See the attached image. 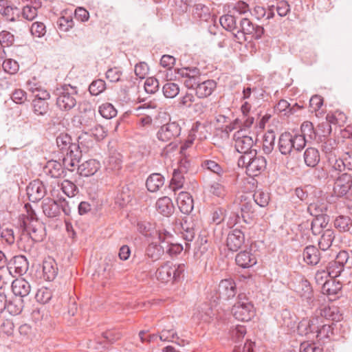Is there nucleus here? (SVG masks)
I'll list each match as a JSON object with an SVG mask.
<instances>
[{
  "label": "nucleus",
  "mask_w": 352,
  "mask_h": 352,
  "mask_svg": "<svg viewBox=\"0 0 352 352\" xmlns=\"http://www.w3.org/2000/svg\"><path fill=\"white\" fill-rule=\"evenodd\" d=\"M177 74L185 78L184 84L188 89H195L199 98L210 96L217 87V83L213 80L202 81L199 69L197 67H184L178 69Z\"/></svg>",
  "instance_id": "1"
},
{
  "label": "nucleus",
  "mask_w": 352,
  "mask_h": 352,
  "mask_svg": "<svg viewBox=\"0 0 352 352\" xmlns=\"http://www.w3.org/2000/svg\"><path fill=\"white\" fill-rule=\"evenodd\" d=\"M305 145L304 135H292L289 132L283 133L278 142V150L284 155H289L294 151H300Z\"/></svg>",
  "instance_id": "2"
},
{
  "label": "nucleus",
  "mask_w": 352,
  "mask_h": 352,
  "mask_svg": "<svg viewBox=\"0 0 352 352\" xmlns=\"http://www.w3.org/2000/svg\"><path fill=\"white\" fill-rule=\"evenodd\" d=\"M239 166L245 167L250 176L258 175L266 168L267 162L264 157L256 156V151H251L250 155H241L239 160Z\"/></svg>",
  "instance_id": "3"
},
{
  "label": "nucleus",
  "mask_w": 352,
  "mask_h": 352,
  "mask_svg": "<svg viewBox=\"0 0 352 352\" xmlns=\"http://www.w3.org/2000/svg\"><path fill=\"white\" fill-rule=\"evenodd\" d=\"M234 317L240 321H249L254 316L255 309L251 302L245 296L240 294L232 309Z\"/></svg>",
  "instance_id": "4"
},
{
  "label": "nucleus",
  "mask_w": 352,
  "mask_h": 352,
  "mask_svg": "<svg viewBox=\"0 0 352 352\" xmlns=\"http://www.w3.org/2000/svg\"><path fill=\"white\" fill-rule=\"evenodd\" d=\"M77 91L70 85H64L56 90V104L63 110L69 111L76 105Z\"/></svg>",
  "instance_id": "5"
},
{
  "label": "nucleus",
  "mask_w": 352,
  "mask_h": 352,
  "mask_svg": "<svg viewBox=\"0 0 352 352\" xmlns=\"http://www.w3.org/2000/svg\"><path fill=\"white\" fill-rule=\"evenodd\" d=\"M184 264L173 265L171 262H166L161 265L156 271V278L162 282H168L172 279H177L184 272Z\"/></svg>",
  "instance_id": "6"
},
{
  "label": "nucleus",
  "mask_w": 352,
  "mask_h": 352,
  "mask_svg": "<svg viewBox=\"0 0 352 352\" xmlns=\"http://www.w3.org/2000/svg\"><path fill=\"white\" fill-rule=\"evenodd\" d=\"M233 140L236 150L239 153H243V155H250L251 151H256V149L252 148L254 144L253 138L248 135L243 129L236 131Z\"/></svg>",
  "instance_id": "7"
},
{
  "label": "nucleus",
  "mask_w": 352,
  "mask_h": 352,
  "mask_svg": "<svg viewBox=\"0 0 352 352\" xmlns=\"http://www.w3.org/2000/svg\"><path fill=\"white\" fill-rule=\"evenodd\" d=\"M264 33V28L259 25H254L248 19L244 18L241 21L240 30L234 34L239 41L246 40L245 35L249 34L256 39L260 38Z\"/></svg>",
  "instance_id": "8"
},
{
  "label": "nucleus",
  "mask_w": 352,
  "mask_h": 352,
  "mask_svg": "<svg viewBox=\"0 0 352 352\" xmlns=\"http://www.w3.org/2000/svg\"><path fill=\"white\" fill-rule=\"evenodd\" d=\"M23 224L26 231L32 240L34 242L43 241L45 236V227L37 219H30L27 217L23 221Z\"/></svg>",
  "instance_id": "9"
},
{
  "label": "nucleus",
  "mask_w": 352,
  "mask_h": 352,
  "mask_svg": "<svg viewBox=\"0 0 352 352\" xmlns=\"http://www.w3.org/2000/svg\"><path fill=\"white\" fill-rule=\"evenodd\" d=\"M181 126L176 122H169L162 125L157 133V139L162 142H170L179 135Z\"/></svg>",
  "instance_id": "10"
},
{
  "label": "nucleus",
  "mask_w": 352,
  "mask_h": 352,
  "mask_svg": "<svg viewBox=\"0 0 352 352\" xmlns=\"http://www.w3.org/2000/svg\"><path fill=\"white\" fill-rule=\"evenodd\" d=\"M28 199L32 202H36L44 197L46 194L45 188L40 180H34L26 188Z\"/></svg>",
  "instance_id": "11"
},
{
  "label": "nucleus",
  "mask_w": 352,
  "mask_h": 352,
  "mask_svg": "<svg viewBox=\"0 0 352 352\" xmlns=\"http://www.w3.org/2000/svg\"><path fill=\"white\" fill-rule=\"evenodd\" d=\"M351 186V175L344 173L336 179L333 186V193L336 197H343L349 192Z\"/></svg>",
  "instance_id": "12"
},
{
  "label": "nucleus",
  "mask_w": 352,
  "mask_h": 352,
  "mask_svg": "<svg viewBox=\"0 0 352 352\" xmlns=\"http://www.w3.org/2000/svg\"><path fill=\"white\" fill-rule=\"evenodd\" d=\"M8 270L10 274L14 271L16 274L22 275L28 270V262L24 256H16L9 263Z\"/></svg>",
  "instance_id": "13"
},
{
  "label": "nucleus",
  "mask_w": 352,
  "mask_h": 352,
  "mask_svg": "<svg viewBox=\"0 0 352 352\" xmlns=\"http://www.w3.org/2000/svg\"><path fill=\"white\" fill-rule=\"evenodd\" d=\"M245 237L243 233L237 229L230 232L227 237L226 244L231 251H237L243 244Z\"/></svg>",
  "instance_id": "14"
},
{
  "label": "nucleus",
  "mask_w": 352,
  "mask_h": 352,
  "mask_svg": "<svg viewBox=\"0 0 352 352\" xmlns=\"http://www.w3.org/2000/svg\"><path fill=\"white\" fill-rule=\"evenodd\" d=\"M219 297L228 300L232 298L236 294V285L232 279L222 280L218 288Z\"/></svg>",
  "instance_id": "15"
},
{
  "label": "nucleus",
  "mask_w": 352,
  "mask_h": 352,
  "mask_svg": "<svg viewBox=\"0 0 352 352\" xmlns=\"http://www.w3.org/2000/svg\"><path fill=\"white\" fill-rule=\"evenodd\" d=\"M12 290L15 296L26 297L31 292V285L24 278H16L12 283Z\"/></svg>",
  "instance_id": "16"
},
{
  "label": "nucleus",
  "mask_w": 352,
  "mask_h": 352,
  "mask_svg": "<svg viewBox=\"0 0 352 352\" xmlns=\"http://www.w3.org/2000/svg\"><path fill=\"white\" fill-rule=\"evenodd\" d=\"M318 324V318H314L310 320L303 319L298 324V331L300 335H312L314 337Z\"/></svg>",
  "instance_id": "17"
},
{
  "label": "nucleus",
  "mask_w": 352,
  "mask_h": 352,
  "mask_svg": "<svg viewBox=\"0 0 352 352\" xmlns=\"http://www.w3.org/2000/svg\"><path fill=\"white\" fill-rule=\"evenodd\" d=\"M100 164L96 160H89L78 165V171L82 176L89 177L94 175L100 168Z\"/></svg>",
  "instance_id": "18"
},
{
  "label": "nucleus",
  "mask_w": 352,
  "mask_h": 352,
  "mask_svg": "<svg viewBox=\"0 0 352 352\" xmlns=\"http://www.w3.org/2000/svg\"><path fill=\"white\" fill-rule=\"evenodd\" d=\"M180 211L184 214H189L193 209V199L187 192H181L177 199Z\"/></svg>",
  "instance_id": "19"
},
{
  "label": "nucleus",
  "mask_w": 352,
  "mask_h": 352,
  "mask_svg": "<svg viewBox=\"0 0 352 352\" xmlns=\"http://www.w3.org/2000/svg\"><path fill=\"white\" fill-rule=\"evenodd\" d=\"M236 263L243 267L248 268L256 263V257L250 252H240L235 258Z\"/></svg>",
  "instance_id": "20"
},
{
  "label": "nucleus",
  "mask_w": 352,
  "mask_h": 352,
  "mask_svg": "<svg viewBox=\"0 0 352 352\" xmlns=\"http://www.w3.org/2000/svg\"><path fill=\"white\" fill-rule=\"evenodd\" d=\"M44 278L47 280H53L58 274V267L56 261L52 258L45 260L43 263Z\"/></svg>",
  "instance_id": "21"
},
{
  "label": "nucleus",
  "mask_w": 352,
  "mask_h": 352,
  "mask_svg": "<svg viewBox=\"0 0 352 352\" xmlns=\"http://www.w3.org/2000/svg\"><path fill=\"white\" fill-rule=\"evenodd\" d=\"M42 208L43 213L50 218L57 217L60 212V204L51 199L43 201Z\"/></svg>",
  "instance_id": "22"
},
{
  "label": "nucleus",
  "mask_w": 352,
  "mask_h": 352,
  "mask_svg": "<svg viewBox=\"0 0 352 352\" xmlns=\"http://www.w3.org/2000/svg\"><path fill=\"white\" fill-rule=\"evenodd\" d=\"M157 210L164 216L168 217L174 211L172 200L168 197L160 198L155 204Z\"/></svg>",
  "instance_id": "23"
},
{
  "label": "nucleus",
  "mask_w": 352,
  "mask_h": 352,
  "mask_svg": "<svg viewBox=\"0 0 352 352\" xmlns=\"http://www.w3.org/2000/svg\"><path fill=\"white\" fill-rule=\"evenodd\" d=\"M303 259L309 265H316L320 259L319 250L314 245L307 246L303 251Z\"/></svg>",
  "instance_id": "24"
},
{
  "label": "nucleus",
  "mask_w": 352,
  "mask_h": 352,
  "mask_svg": "<svg viewBox=\"0 0 352 352\" xmlns=\"http://www.w3.org/2000/svg\"><path fill=\"white\" fill-rule=\"evenodd\" d=\"M45 170L46 173L54 178L61 177L65 175V168L60 162L55 160L47 162Z\"/></svg>",
  "instance_id": "25"
},
{
  "label": "nucleus",
  "mask_w": 352,
  "mask_h": 352,
  "mask_svg": "<svg viewBox=\"0 0 352 352\" xmlns=\"http://www.w3.org/2000/svg\"><path fill=\"white\" fill-rule=\"evenodd\" d=\"M329 221L327 215H318L312 220L311 230L314 235L320 234L323 229L326 228Z\"/></svg>",
  "instance_id": "26"
},
{
  "label": "nucleus",
  "mask_w": 352,
  "mask_h": 352,
  "mask_svg": "<svg viewBox=\"0 0 352 352\" xmlns=\"http://www.w3.org/2000/svg\"><path fill=\"white\" fill-rule=\"evenodd\" d=\"M342 286L339 282H336L333 279L325 280L321 290L323 294L329 297L330 300H333L331 297L335 296L341 289Z\"/></svg>",
  "instance_id": "27"
},
{
  "label": "nucleus",
  "mask_w": 352,
  "mask_h": 352,
  "mask_svg": "<svg viewBox=\"0 0 352 352\" xmlns=\"http://www.w3.org/2000/svg\"><path fill=\"white\" fill-rule=\"evenodd\" d=\"M303 157L305 164L311 168L316 166L320 160L319 151L313 147L307 148Z\"/></svg>",
  "instance_id": "28"
},
{
  "label": "nucleus",
  "mask_w": 352,
  "mask_h": 352,
  "mask_svg": "<svg viewBox=\"0 0 352 352\" xmlns=\"http://www.w3.org/2000/svg\"><path fill=\"white\" fill-rule=\"evenodd\" d=\"M94 145V141L91 135L89 133H82L78 138L76 148L80 149V153H86Z\"/></svg>",
  "instance_id": "29"
},
{
  "label": "nucleus",
  "mask_w": 352,
  "mask_h": 352,
  "mask_svg": "<svg viewBox=\"0 0 352 352\" xmlns=\"http://www.w3.org/2000/svg\"><path fill=\"white\" fill-rule=\"evenodd\" d=\"M164 177L160 174L153 173L146 179V185L149 191L156 192L164 185Z\"/></svg>",
  "instance_id": "30"
},
{
  "label": "nucleus",
  "mask_w": 352,
  "mask_h": 352,
  "mask_svg": "<svg viewBox=\"0 0 352 352\" xmlns=\"http://www.w3.org/2000/svg\"><path fill=\"white\" fill-rule=\"evenodd\" d=\"M335 239L334 231L331 229L325 230L320 236L318 245L320 250L325 251L329 249Z\"/></svg>",
  "instance_id": "31"
},
{
  "label": "nucleus",
  "mask_w": 352,
  "mask_h": 352,
  "mask_svg": "<svg viewBox=\"0 0 352 352\" xmlns=\"http://www.w3.org/2000/svg\"><path fill=\"white\" fill-rule=\"evenodd\" d=\"M23 307V298L15 296L7 302L6 309L12 315H18L22 311Z\"/></svg>",
  "instance_id": "32"
},
{
  "label": "nucleus",
  "mask_w": 352,
  "mask_h": 352,
  "mask_svg": "<svg viewBox=\"0 0 352 352\" xmlns=\"http://www.w3.org/2000/svg\"><path fill=\"white\" fill-rule=\"evenodd\" d=\"M71 140V137L67 133H60L56 138V144L60 150L63 151H66L67 153L71 151V149L74 150L76 148V145L73 144Z\"/></svg>",
  "instance_id": "33"
},
{
  "label": "nucleus",
  "mask_w": 352,
  "mask_h": 352,
  "mask_svg": "<svg viewBox=\"0 0 352 352\" xmlns=\"http://www.w3.org/2000/svg\"><path fill=\"white\" fill-rule=\"evenodd\" d=\"M164 251V246L156 243H151L146 248V255L153 261H157L163 255Z\"/></svg>",
  "instance_id": "34"
},
{
  "label": "nucleus",
  "mask_w": 352,
  "mask_h": 352,
  "mask_svg": "<svg viewBox=\"0 0 352 352\" xmlns=\"http://www.w3.org/2000/svg\"><path fill=\"white\" fill-rule=\"evenodd\" d=\"M225 178L221 177L217 182H213L209 186V192L218 197H224L227 193L226 187L223 185Z\"/></svg>",
  "instance_id": "35"
},
{
  "label": "nucleus",
  "mask_w": 352,
  "mask_h": 352,
  "mask_svg": "<svg viewBox=\"0 0 352 352\" xmlns=\"http://www.w3.org/2000/svg\"><path fill=\"white\" fill-rule=\"evenodd\" d=\"M33 111L36 116H45L49 110L48 102L40 99H34L32 100Z\"/></svg>",
  "instance_id": "36"
},
{
  "label": "nucleus",
  "mask_w": 352,
  "mask_h": 352,
  "mask_svg": "<svg viewBox=\"0 0 352 352\" xmlns=\"http://www.w3.org/2000/svg\"><path fill=\"white\" fill-rule=\"evenodd\" d=\"M274 8L275 6L272 5L270 7V10L268 12H266L265 9L263 6H256L253 10L251 12V14L257 19H261L267 14V19H271L274 16Z\"/></svg>",
  "instance_id": "37"
},
{
  "label": "nucleus",
  "mask_w": 352,
  "mask_h": 352,
  "mask_svg": "<svg viewBox=\"0 0 352 352\" xmlns=\"http://www.w3.org/2000/svg\"><path fill=\"white\" fill-rule=\"evenodd\" d=\"M334 226L340 232H346L352 226V220L349 217L341 215L335 219Z\"/></svg>",
  "instance_id": "38"
},
{
  "label": "nucleus",
  "mask_w": 352,
  "mask_h": 352,
  "mask_svg": "<svg viewBox=\"0 0 352 352\" xmlns=\"http://www.w3.org/2000/svg\"><path fill=\"white\" fill-rule=\"evenodd\" d=\"M254 202L261 207H265L270 201V195L262 190H257L252 195Z\"/></svg>",
  "instance_id": "39"
},
{
  "label": "nucleus",
  "mask_w": 352,
  "mask_h": 352,
  "mask_svg": "<svg viewBox=\"0 0 352 352\" xmlns=\"http://www.w3.org/2000/svg\"><path fill=\"white\" fill-rule=\"evenodd\" d=\"M219 21L221 26L226 30L232 32L237 29L236 19L232 15H223L221 16Z\"/></svg>",
  "instance_id": "40"
},
{
  "label": "nucleus",
  "mask_w": 352,
  "mask_h": 352,
  "mask_svg": "<svg viewBox=\"0 0 352 352\" xmlns=\"http://www.w3.org/2000/svg\"><path fill=\"white\" fill-rule=\"evenodd\" d=\"M100 114L106 119H111L117 115V110L111 103H104L99 107Z\"/></svg>",
  "instance_id": "41"
},
{
  "label": "nucleus",
  "mask_w": 352,
  "mask_h": 352,
  "mask_svg": "<svg viewBox=\"0 0 352 352\" xmlns=\"http://www.w3.org/2000/svg\"><path fill=\"white\" fill-rule=\"evenodd\" d=\"M297 292L306 300H310L312 297V289L307 280H302L300 283Z\"/></svg>",
  "instance_id": "42"
},
{
  "label": "nucleus",
  "mask_w": 352,
  "mask_h": 352,
  "mask_svg": "<svg viewBox=\"0 0 352 352\" xmlns=\"http://www.w3.org/2000/svg\"><path fill=\"white\" fill-rule=\"evenodd\" d=\"M52 297V291L50 289L44 287L38 289L35 295L36 301L42 304L48 302Z\"/></svg>",
  "instance_id": "43"
},
{
  "label": "nucleus",
  "mask_w": 352,
  "mask_h": 352,
  "mask_svg": "<svg viewBox=\"0 0 352 352\" xmlns=\"http://www.w3.org/2000/svg\"><path fill=\"white\" fill-rule=\"evenodd\" d=\"M179 92V86L175 82H167L163 86V93L165 97L173 98Z\"/></svg>",
  "instance_id": "44"
},
{
  "label": "nucleus",
  "mask_w": 352,
  "mask_h": 352,
  "mask_svg": "<svg viewBox=\"0 0 352 352\" xmlns=\"http://www.w3.org/2000/svg\"><path fill=\"white\" fill-rule=\"evenodd\" d=\"M343 270V263L340 261H333L329 263L328 267V274L330 277L338 276Z\"/></svg>",
  "instance_id": "45"
},
{
  "label": "nucleus",
  "mask_w": 352,
  "mask_h": 352,
  "mask_svg": "<svg viewBox=\"0 0 352 352\" xmlns=\"http://www.w3.org/2000/svg\"><path fill=\"white\" fill-rule=\"evenodd\" d=\"M184 183V177L180 170H175L170 182V187L173 190L182 188Z\"/></svg>",
  "instance_id": "46"
},
{
  "label": "nucleus",
  "mask_w": 352,
  "mask_h": 352,
  "mask_svg": "<svg viewBox=\"0 0 352 352\" xmlns=\"http://www.w3.org/2000/svg\"><path fill=\"white\" fill-rule=\"evenodd\" d=\"M61 189L69 197L75 196L78 192L77 186L73 182L67 179L61 183Z\"/></svg>",
  "instance_id": "47"
},
{
  "label": "nucleus",
  "mask_w": 352,
  "mask_h": 352,
  "mask_svg": "<svg viewBox=\"0 0 352 352\" xmlns=\"http://www.w3.org/2000/svg\"><path fill=\"white\" fill-rule=\"evenodd\" d=\"M105 89V82L101 79L93 81L89 85V90L91 95L98 96Z\"/></svg>",
  "instance_id": "48"
},
{
  "label": "nucleus",
  "mask_w": 352,
  "mask_h": 352,
  "mask_svg": "<svg viewBox=\"0 0 352 352\" xmlns=\"http://www.w3.org/2000/svg\"><path fill=\"white\" fill-rule=\"evenodd\" d=\"M327 210L324 204H319L318 202L310 203L308 206V210L312 216L318 217V215H324L323 212Z\"/></svg>",
  "instance_id": "49"
},
{
  "label": "nucleus",
  "mask_w": 352,
  "mask_h": 352,
  "mask_svg": "<svg viewBox=\"0 0 352 352\" xmlns=\"http://www.w3.org/2000/svg\"><path fill=\"white\" fill-rule=\"evenodd\" d=\"M254 122V117L252 115L242 116L241 119H236L234 124H239L240 129H243L245 131L250 129Z\"/></svg>",
  "instance_id": "50"
},
{
  "label": "nucleus",
  "mask_w": 352,
  "mask_h": 352,
  "mask_svg": "<svg viewBox=\"0 0 352 352\" xmlns=\"http://www.w3.org/2000/svg\"><path fill=\"white\" fill-rule=\"evenodd\" d=\"M78 161L77 158L74 155V150L71 149V151L66 153V156L63 158V165L65 168L69 170H72V168L78 165Z\"/></svg>",
  "instance_id": "51"
},
{
  "label": "nucleus",
  "mask_w": 352,
  "mask_h": 352,
  "mask_svg": "<svg viewBox=\"0 0 352 352\" xmlns=\"http://www.w3.org/2000/svg\"><path fill=\"white\" fill-rule=\"evenodd\" d=\"M2 67L5 72L10 74H14L18 72L19 66L16 60L13 59H7L3 61Z\"/></svg>",
  "instance_id": "52"
},
{
  "label": "nucleus",
  "mask_w": 352,
  "mask_h": 352,
  "mask_svg": "<svg viewBox=\"0 0 352 352\" xmlns=\"http://www.w3.org/2000/svg\"><path fill=\"white\" fill-rule=\"evenodd\" d=\"M159 86L158 80L153 77L146 78L144 82V89L148 94H155L159 89Z\"/></svg>",
  "instance_id": "53"
},
{
  "label": "nucleus",
  "mask_w": 352,
  "mask_h": 352,
  "mask_svg": "<svg viewBox=\"0 0 352 352\" xmlns=\"http://www.w3.org/2000/svg\"><path fill=\"white\" fill-rule=\"evenodd\" d=\"M199 125V124L197 123L195 126L192 127L187 140L184 143V144L181 146L180 152L182 153H184V151L192 144L193 141L195 140V133L198 130V127Z\"/></svg>",
  "instance_id": "54"
},
{
  "label": "nucleus",
  "mask_w": 352,
  "mask_h": 352,
  "mask_svg": "<svg viewBox=\"0 0 352 352\" xmlns=\"http://www.w3.org/2000/svg\"><path fill=\"white\" fill-rule=\"evenodd\" d=\"M12 101L16 104H24L27 100V94L21 89H16L11 95Z\"/></svg>",
  "instance_id": "55"
},
{
  "label": "nucleus",
  "mask_w": 352,
  "mask_h": 352,
  "mask_svg": "<svg viewBox=\"0 0 352 352\" xmlns=\"http://www.w3.org/2000/svg\"><path fill=\"white\" fill-rule=\"evenodd\" d=\"M246 333V329L245 327L241 325H236L234 328L230 331V336L232 339L237 342L242 339Z\"/></svg>",
  "instance_id": "56"
},
{
  "label": "nucleus",
  "mask_w": 352,
  "mask_h": 352,
  "mask_svg": "<svg viewBox=\"0 0 352 352\" xmlns=\"http://www.w3.org/2000/svg\"><path fill=\"white\" fill-rule=\"evenodd\" d=\"M157 236L159 241L161 243H164L165 245L168 244V243H172V241H174V236L173 234L166 229L159 230L157 231Z\"/></svg>",
  "instance_id": "57"
},
{
  "label": "nucleus",
  "mask_w": 352,
  "mask_h": 352,
  "mask_svg": "<svg viewBox=\"0 0 352 352\" xmlns=\"http://www.w3.org/2000/svg\"><path fill=\"white\" fill-rule=\"evenodd\" d=\"M241 210L243 213H250L254 211V203L250 197L246 196L241 197Z\"/></svg>",
  "instance_id": "58"
},
{
  "label": "nucleus",
  "mask_w": 352,
  "mask_h": 352,
  "mask_svg": "<svg viewBox=\"0 0 352 352\" xmlns=\"http://www.w3.org/2000/svg\"><path fill=\"white\" fill-rule=\"evenodd\" d=\"M0 13L8 18L11 16L10 20L14 21L13 8L9 6L7 0H0Z\"/></svg>",
  "instance_id": "59"
},
{
  "label": "nucleus",
  "mask_w": 352,
  "mask_h": 352,
  "mask_svg": "<svg viewBox=\"0 0 352 352\" xmlns=\"http://www.w3.org/2000/svg\"><path fill=\"white\" fill-rule=\"evenodd\" d=\"M166 249V252L170 256H175L179 254L184 249L183 246L181 244L175 243L174 241L172 243H168L164 246Z\"/></svg>",
  "instance_id": "60"
},
{
  "label": "nucleus",
  "mask_w": 352,
  "mask_h": 352,
  "mask_svg": "<svg viewBox=\"0 0 352 352\" xmlns=\"http://www.w3.org/2000/svg\"><path fill=\"white\" fill-rule=\"evenodd\" d=\"M198 320H203L206 322H208L212 318V310L207 305L205 307L201 308V310H198V312L195 314Z\"/></svg>",
  "instance_id": "61"
},
{
  "label": "nucleus",
  "mask_w": 352,
  "mask_h": 352,
  "mask_svg": "<svg viewBox=\"0 0 352 352\" xmlns=\"http://www.w3.org/2000/svg\"><path fill=\"white\" fill-rule=\"evenodd\" d=\"M30 31L32 35L41 37L45 34V26L43 23L35 22L32 23Z\"/></svg>",
  "instance_id": "62"
},
{
  "label": "nucleus",
  "mask_w": 352,
  "mask_h": 352,
  "mask_svg": "<svg viewBox=\"0 0 352 352\" xmlns=\"http://www.w3.org/2000/svg\"><path fill=\"white\" fill-rule=\"evenodd\" d=\"M274 140L275 136L272 133H270V137L268 135L265 138L263 145V150L265 153L270 154L272 151L274 146Z\"/></svg>",
  "instance_id": "63"
},
{
  "label": "nucleus",
  "mask_w": 352,
  "mask_h": 352,
  "mask_svg": "<svg viewBox=\"0 0 352 352\" xmlns=\"http://www.w3.org/2000/svg\"><path fill=\"white\" fill-rule=\"evenodd\" d=\"M299 352H322V349L315 343L303 342L300 346Z\"/></svg>",
  "instance_id": "64"
}]
</instances>
